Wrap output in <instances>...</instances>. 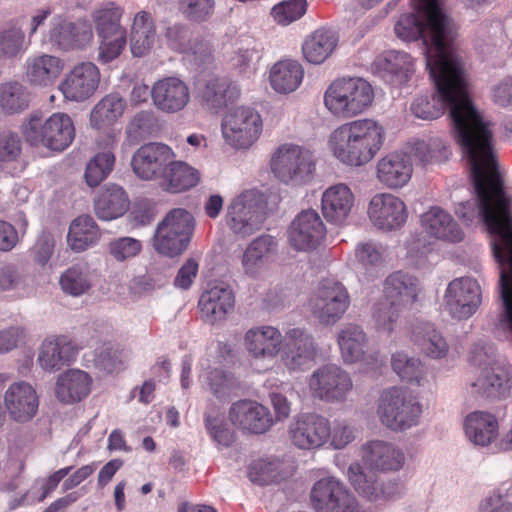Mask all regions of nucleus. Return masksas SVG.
I'll return each instance as SVG.
<instances>
[{"label":"nucleus","mask_w":512,"mask_h":512,"mask_svg":"<svg viewBox=\"0 0 512 512\" xmlns=\"http://www.w3.org/2000/svg\"><path fill=\"white\" fill-rule=\"evenodd\" d=\"M155 41V29L150 15L139 12L134 17L130 44L131 52L136 57L144 56Z\"/></svg>","instance_id":"5fc2aeb1"},{"label":"nucleus","mask_w":512,"mask_h":512,"mask_svg":"<svg viewBox=\"0 0 512 512\" xmlns=\"http://www.w3.org/2000/svg\"><path fill=\"white\" fill-rule=\"evenodd\" d=\"M311 396L326 403H343L353 389L350 374L337 364H325L315 369L308 379Z\"/></svg>","instance_id":"9b49d317"},{"label":"nucleus","mask_w":512,"mask_h":512,"mask_svg":"<svg viewBox=\"0 0 512 512\" xmlns=\"http://www.w3.org/2000/svg\"><path fill=\"white\" fill-rule=\"evenodd\" d=\"M64 62L57 56L41 54L31 56L25 63V76L32 86H52L61 75Z\"/></svg>","instance_id":"72a5a7b5"},{"label":"nucleus","mask_w":512,"mask_h":512,"mask_svg":"<svg viewBox=\"0 0 512 512\" xmlns=\"http://www.w3.org/2000/svg\"><path fill=\"white\" fill-rule=\"evenodd\" d=\"M407 149L408 155L423 165L444 161L449 155L445 142L439 137H432L427 141L417 140Z\"/></svg>","instance_id":"4d7b16f0"},{"label":"nucleus","mask_w":512,"mask_h":512,"mask_svg":"<svg viewBox=\"0 0 512 512\" xmlns=\"http://www.w3.org/2000/svg\"><path fill=\"white\" fill-rule=\"evenodd\" d=\"M419 292L420 284L416 277L397 271L386 278L383 297L406 307L416 301Z\"/></svg>","instance_id":"37998d69"},{"label":"nucleus","mask_w":512,"mask_h":512,"mask_svg":"<svg viewBox=\"0 0 512 512\" xmlns=\"http://www.w3.org/2000/svg\"><path fill=\"white\" fill-rule=\"evenodd\" d=\"M374 99L372 86L359 77L334 80L324 94V104L331 114L352 118L371 106Z\"/></svg>","instance_id":"0eeeda50"},{"label":"nucleus","mask_w":512,"mask_h":512,"mask_svg":"<svg viewBox=\"0 0 512 512\" xmlns=\"http://www.w3.org/2000/svg\"><path fill=\"white\" fill-rule=\"evenodd\" d=\"M100 236L95 220L90 215H80L70 224L67 242L73 251L82 252L95 245Z\"/></svg>","instance_id":"09e8293b"},{"label":"nucleus","mask_w":512,"mask_h":512,"mask_svg":"<svg viewBox=\"0 0 512 512\" xmlns=\"http://www.w3.org/2000/svg\"><path fill=\"white\" fill-rule=\"evenodd\" d=\"M392 368L402 380L407 382L419 383L423 376L421 361L403 352L392 355Z\"/></svg>","instance_id":"052dcab7"},{"label":"nucleus","mask_w":512,"mask_h":512,"mask_svg":"<svg viewBox=\"0 0 512 512\" xmlns=\"http://www.w3.org/2000/svg\"><path fill=\"white\" fill-rule=\"evenodd\" d=\"M338 35L335 31L320 28L310 34L302 45L304 58L312 64L323 63L336 49Z\"/></svg>","instance_id":"de8ad7c7"},{"label":"nucleus","mask_w":512,"mask_h":512,"mask_svg":"<svg viewBox=\"0 0 512 512\" xmlns=\"http://www.w3.org/2000/svg\"><path fill=\"white\" fill-rule=\"evenodd\" d=\"M154 106L166 114L178 113L190 102L188 85L178 77H166L156 81L151 88Z\"/></svg>","instance_id":"393cba45"},{"label":"nucleus","mask_w":512,"mask_h":512,"mask_svg":"<svg viewBox=\"0 0 512 512\" xmlns=\"http://www.w3.org/2000/svg\"><path fill=\"white\" fill-rule=\"evenodd\" d=\"M270 169L279 182L293 187L303 186L315 176L316 159L309 149L284 143L272 152Z\"/></svg>","instance_id":"423d86ee"},{"label":"nucleus","mask_w":512,"mask_h":512,"mask_svg":"<svg viewBox=\"0 0 512 512\" xmlns=\"http://www.w3.org/2000/svg\"><path fill=\"white\" fill-rule=\"evenodd\" d=\"M178 9L189 21L200 23L214 14L215 0H178Z\"/></svg>","instance_id":"680f3d73"},{"label":"nucleus","mask_w":512,"mask_h":512,"mask_svg":"<svg viewBox=\"0 0 512 512\" xmlns=\"http://www.w3.org/2000/svg\"><path fill=\"white\" fill-rule=\"evenodd\" d=\"M174 158L175 154L168 145L151 142L142 145L134 153L131 165L139 178L152 180L161 178Z\"/></svg>","instance_id":"412c9836"},{"label":"nucleus","mask_w":512,"mask_h":512,"mask_svg":"<svg viewBox=\"0 0 512 512\" xmlns=\"http://www.w3.org/2000/svg\"><path fill=\"white\" fill-rule=\"evenodd\" d=\"M92 378L82 370L71 369L58 376L55 394L65 404L82 401L91 392Z\"/></svg>","instance_id":"e433bc0d"},{"label":"nucleus","mask_w":512,"mask_h":512,"mask_svg":"<svg viewBox=\"0 0 512 512\" xmlns=\"http://www.w3.org/2000/svg\"><path fill=\"white\" fill-rule=\"evenodd\" d=\"M470 362L479 368V374L470 384L471 394L502 399L512 393V368L494 360L492 347L475 345L470 352Z\"/></svg>","instance_id":"39448f33"},{"label":"nucleus","mask_w":512,"mask_h":512,"mask_svg":"<svg viewBox=\"0 0 512 512\" xmlns=\"http://www.w3.org/2000/svg\"><path fill=\"white\" fill-rule=\"evenodd\" d=\"M263 197L256 190H246L227 207L226 225L233 233L247 236L257 231L263 221Z\"/></svg>","instance_id":"ddd939ff"},{"label":"nucleus","mask_w":512,"mask_h":512,"mask_svg":"<svg viewBox=\"0 0 512 512\" xmlns=\"http://www.w3.org/2000/svg\"><path fill=\"white\" fill-rule=\"evenodd\" d=\"M426 68L436 93L416 98L411 105L413 114L423 120H432L448 109L454 137L462 153L484 145V142L494 141L491 123L471 101L461 59L438 64L428 58Z\"/></svg>","instance_id":"f03ea898"},{"label":"nucleus","mask_w":512,"mask_h":512,"mask_svg":"<svg viewBox=\"0 0 512 512\" xmlns=\"http://www.w3.org/2000/svg\"><path fill=\"white\" fill-rule=\"evenodd\" d=\"M348 477L355 490L371 501L393 499L403 490L398 482H379L375 474H365L357 463L349 466Z\"/></svg>","instance_id":"c85d7f7f"},{"label":"nucleus","mask_w":512,"mask_h":512,"mask_svg":"<svg viewBox=\"0 0 512 512\" xmlns=\"http://www.w3.org/2000/svg\"><path fill=\"white\" fill-rule=\"evenodd\" d=\"M243 344L251 358L273 360L281 351L283 335L274 326H256L246 331Z\"/></svg>","instance_id":"bb28decb"},{"label":"nucleus","mask_w":512,"mask_h":512,"mask_svg":"<svg viewBox=\"0 0 512 512\" xmlns=\"http://www.w3.org/2000/svg\"><path fill=\"white\" fill-rule=\"evenodd\" d=\"M114 144V138L109 136L106 149L96 154L88 162L85 170V180L90 187L98 186L111 173L115 163V155L112 151Z\"/></svg>","instance_id":"6e6d98bb"},{"label":"nucleus","mask_w":512,"mask_h":512,"mask_svg":"<svg viewBox=\"0 0 512 512\" xmlns=\"http://www.w3.org/2000/svg\"><path fill=\"white\" fill-rule=\"evenodd\" d=\"M307 10L306 0H286L272 8L274 20L283 26L300 19Z\"/></svg>","instance_id":"0e129e2a"},{"label":"nucleus","mask_w":512,"mask_h":512,"mask_svg":"<svg viewBox=\"0 0 512 512\" xmlns=\"http://www.w3.org/2000/svg\"><path fill=\"white\" fill-rule=\"evenodd\" d=\"M239 96V86L225 77L208 79L200 91L202 103L215 113L237 101Z\"/></svg>","instance_id":"c9c22d12"},{"label":"nucleus","mask_w":512,"mask_h":512,"mask_svg":"<svg viewBox=\"0 0 512 512\" xmlns=\"http://www.w3.org/2000/svg\"><path fill=\"white\" fill-rule=\"evenodd\" d=\"M277 242L271 235H261L254 239L242 256V268L246 275L257 277L270 257L276 252Z\"/></svg>","instance_id":"a19ab883"},{"label":"nucleus","mask_w":512,"mask_h":512,"mask_svg":"<svg viewBox=\"0 0 512 512\" xmlns=\"http://www.w3.org/2000/svg\"><path fill=\"white\" fill-rule=\"evenodd\" d=\"M22 132L31 146L58 152L68 148L75 138L71 117L61 112L54 113L45 120L36 113L31 114L23 124Z\"/></svg>","instance_id":"6e6552de"},{"label":"nucleus","mask_w":512,"mask_h":512,"mask_svg":"<svg viewBox=\"0 0 512 512\" xmlns=\"http://www.w3.org/2000/svg\"><path fill=\"white\" fill-rule=\"evenodd\" d=\"M329 420L317 413H302L294 417L288 429L291 442L303 450H313L328 442Z\"/></svg>","instance_id":"a211bd4d"},{"label":"nucleus","mask_w":512,"mask_h":512,"mask_svg":"<svg viewBox=\"0 0 512 512\" xmlns=\"http://www.w3.org/2000/svg\"><path fill=\"white\" fill-rule=\"evenodd\" d=\"M28 46L21 28L12 26L0 30V61L13 62L21 58Z\"/></svg>","instance_id":"13d9d810"},{"label":"nucleus","mask_w":512,"mask_h":512,"mask_svg":"<svg viewBox=\"0 0 512 512\" xmlns=\"http://www.w3.org/2000/svg\"><path fill=\"white\" fill-rule=\"evenodd\" d=\"M445 310L457 320L472 317L482 303L481 286L470 276L458 277L450 281L443 296Z\"/></svg>","instance_id":"2eb2a0df"},{"label":"nucleus","mask_w":512,"mask_h":512,"mask_svg":"<svg viewBox=\"0 0 512 512\" xmlns=\"http://www.w3.org/2000/svg\"><path fill=\"white\" fill-rule=\"evenodd\" d=\"M156 124V117L151 110H142L136 113L128 122L126 133L133 142L149 136Z\"/></svg>","instance_id":"e2e57ef3"},{"label":"nucleus","mask_w":512,"mask_h":512,"mask_svg":"<svg viewBox=\"0 0 512 512\" xmlns=\"http://www.w3.org/2000/svg\"><path fill=\"white\" fill-rule=\"evenodd\" d=\"M355 206V196L347 184L328 187L321 197V209L325 219L333 224H344Z\"/></svg>","instance_id":"7c9ffc66"},{"label":"nucleus","mask_w":512,"mask_h":512,"mask_svg":"<svg viewBox=\"0 0 512 512\" xmlns=\"http://www.w3.org/2000/svg\"><path fill=\"white\" fill-rule=\"evenodd\" d=\"M412 342L425 355L440 359L447 355L449 346L440 331L430 322H419L412 330Z\"/></svg>","instance_id":"a18cd8bd"},{"label":"nucleus","mask_w":512,"mask_h":512,"mask_svg":"<svg viewBox=\"0 0 512 512\" xmlns=\"http://www.w3.org/2000/svg\"><path fill=\"white\" fill-rule=\"evenodd\" d=\"M22 153V141L16 132H0V167L16 162Z\"/></svg>","instance_id":"69168bd1"},{"label":"nucleus","mask_w":512,"mask_h":512,"mask_svg":"<svg viewBox=\"0 0 512 512\" xmlns=\"http://www.w3.org/2000/svg\"><path fill=\"white\" fill-rule=\"evenodd\" d=\"M311 503L317 512H359L353 496L335 477L322 478L313 485Z\"/></svg>","instance_id":"f3484780"},{"label":"nucleus","mask_w":512,"mask_h":512,"mask_svg":"<svg viewBox=\"0 0 512 512\" xmlns=\"http://www.w3.org/2000/svg\"><path fill=\"white\" fill-rule=\"evenodd\" d=\"M413 11L400 16L395 24L397 37L404 41L422 40L425 61L459 59L453 47L456 27L444 12L440 0H411Z\"/></svg>","instance_id":"7ed1b4c3"},{"label":"nucleus","mask_w":512,"mask_h":512,"mask_svg":"<svg viewBox=\"0 0 512 512\" xmlns=\"http://www.w3.org/2000/svg\"><path fill=\"white\" fill-rule=\"evenodd\" d=\"M100 71L92 62L76 64L61 82L59 89L70 101L81 102L91 97L98 88Z\"/></svg>","instance_id":"b1692460"},{"label":"nucleus","mask_w":512,"mask_h":512,"mask_svg":"<svg viewBox=\"0 0 512 512\" xmlns=\"http://www.w3.org/2000/svg\"><path fill=\"white\" fill-rule=\"evenodd\" d=\"M92 40V26L86 20L73 22L61 16H57L51 21L49 41L60 50H83Z\"/></svg>","instance_id":"aec40b11"},{"label":"nucleus","mask_w":512,"mask_h":512,"mask_svg":"<svg viewBox=\"0 0 512 512\" xmlns=\"http://www.w3.org/2000/svg\"><path fill=\"white\" fill-rule=\"evenodd\" d=\"M142 250V243L132 237H120L108 245L110 256L117 262H124L136 257Z\"/></svg>","instance_id":"338daca9"},{"label":"nucleus","mask_w":512,"mask_h":512,"mask_svg":"<svg viewBox=\"0 0 512 512\" xmlns=\"http://www.w3.org/2000/svg\"><path fill=\"white\" fill-rule=\"evenodd\" d=\"M413 165L407 152H392L377 163V178L389 188H401L411 179Z\"/></svg>","instance_id":"473e14b6"},{"label":"nucleus","mask_w":512,"mask_h":512,"mask_svg":"<svg viewBox=\"0 0 512 512\" xmlns=\"http://www.w3.org/2000/svg\"><path fill=\"white\" fill-rule=\"evenodd\" d=\"M125 108L126 101L119 94L111 93L106 95L91 111V126L96 129H102L113 125L122 117Z\"/></svg>","instance_id":"603ef678"},{"label":"nucleus","mask_w":512,"mask_h":512,"mask_svg":"<svg viewBox=\"0 0 512 512\" xmlns=\"http://www.w3.org/2000/svg\"><path fill=\"white\" fill-rule=\"evenodd\" d=\"M221 131L223 138L230 146L248 148L262 132V119L252 108L237 107L224 115Z\"/></svg>","instance_id":"4468645a"},{"label":"nucleus","mask_w":512,"mask_h":512,"mask_svg":"<svg viewBox=\"0 0 512 512\" xmlns=\"http://www.w3.org/2000/svg\"><path fill=\"white\" fill-rule=\"evenodd\" d=\"M119 8L102 9L94 14L96 32L100 38L98 60L107 64L120 56L126 46V31L120 25Z\"/></svg>","instance_id":"dca6fc26"},{"label":"nucleus","mask_w":512,"mask_h":512,"mask_svg":"<svg viewBox=\"0 0 512 512\" xmlns=\"http://www.w3.org/2000/svg\"><path fill=\"white\" fill-rule=\"evenodd\" d=\"M326 235V226L314 209L301 211L292 221L288 238L291 246L299 251L313 250Z\"/></svg>","instance_id":"4be33fe9"},{"label":"nucleus","mask_w":512,"mask_h":512,"mask_svg":"<svg viewBox=\"0 0 512 512\" xmlns=\"http://www.w3.org/2000/svg\"><path fill=\"white\" fill-rule=\"evenodd\" d=\"M362 460L371 470L386 472L402 468L405 457L392 443L373 440L362 446Z\"/></svg>","instance_id":"2f4dec72"},{"label":"nucleus","mask_w":512,"mask_h":512,"mask_svg":"<svg viewBox=\"0 0 512 512\" xmlns=\"http://www.w3.org/2000/svg\"><path fill=\"white\" fill-rule=\"evenodd\" d=\"M4 406L12 420L25 423L36 415L39 407V398L31 384L19 381L11 384L6 390Z\"/></svg>","instance_id":"a878e982"},{"label":"nucleus","mask_w":512,"mask_h":512,"mask_svg":"<svg viewBox=\"0 0 512 512\" xmlns=\"http://www.w3.org/2000/svg\"><path fill=\"white\" fill-rule=\"evenodd\" d=\"M94 278V271L87 263H76L61 274L59 284L65 294L79 297L91 290Z\"/></svg>","instance_id":"8fccbe9b"},{"label":"nucleus","mask_w":512,"mask_h":512,"mask_svg":"<svg viewBox=\"0 0 512 512\" xmlns=\"http://www.w3.org/2000/svg\"><path fill=\"white\" fill-rule=\"evenodd\" d=\"M76 350L65 337L45 340L39 350L37 362L48 372H55L74 360Z\"/></svg>","instance_id":"4c0bfd02"},{"label":"nucleus","mask_w":512,"mask_h":512,"mask_svg":"<svg viewBox=\"0 0 512 512\" xmlns=\"http://www.w3.org/2000/svg\"><path fill=\"white\" fill-rule=\"evenodd\" d=\"M337 343L346 364L363 360L368 348V338L362 327L351 323L345 324L338 331Z\"/></svg>","instance_id":"79ce46f5"},{"label":"nucleus","mask_w":512,"mask_h":512,"mask_svg":"<svg viewBox=\"0 0 512 512\" xmlns=\"http://www.w3.org/2000/svg\"><path fill=\"white\" fill-rule=\"evenodd\" d=\"M496 417L485 411H474L465 418L464 429L468 439L476 445H489L498 434Z\"/></svg>","instance_id":"49530a36"},{"label":"nucleus","mask_w":512,"mask_h":512,"mask_svg":"<svg viewBox=\"0 0 512 512\" xmlns=\"http://www.w3.org/2000/svg\"><path fill=\"white\" fill-rule=\"evenodd\" d=\"M229 419L240 429L253 434H262L273 425L269 410L252 400H240L232 404Z\"/></svg>","instance_id":"cd10ccee"},{"label":"nucleus","mask_w":512,"mask_h":512,"mask_svg":"<svg viewBox=\"0 0 512 512\" xmlns=\"http://www.w3.org/2000/svg\"><path fill=\"white\" fill-rule=\"evenodd\" d=\"M349 306L350 296L346 287L331 279L321 281L309 300L311 313L325 325L338 322Z\"/></svg>","instance_id":"f8f14e48"},{"label":"nucleus","mask_w":512,"mask_h":512,"mask_svg":"<svg viewBox=\"0 0 512 512\" xmlns=\"http://www.w3.org/2000/svg\"><path fill=\"white\" fill-rule=\"evenodd\" d=\"M304 78L302 65L293 59L274 63L268 75L271 88L279 94H289L298 89Z\"/></svg>","instance_id":"ea45409f"},{"label":"nucleus","mask_w":512,"mask_h":512,"mask_svg":"<svg viewBox=\"0 0 512 512\" xmlns=\"http://www.w3.org/2000/svg\"><path fill=\"white\" fill-rule=\"evenodd\" d=\"M385 140L383 127L370 118L342 124L330 135L329 145L333 155L349 166H362L380 151Z\"/></svg>","instance_id":"20e7f679"},{"label":"nucleus","mask_w":512,"mask_h":512,"mask_svg":"<svg viewBox=\"0 0 512 512\" xmlns=\"http://www.w3.org/2000/svg\"><path fill=\"white\" fill-rule=\"evenodd\" d=\"M402 308L404 307L382 296L372 308V318L376 329L387 334L393 332Z\"/></svg>","instance_id":"bf43d9fd"},{"label":"nucleus","mask_w":512,"mask_h":512,"mask_svg":"<svg viewBox=\"0 0 512 512\" xmlns=\"http://www.w3.org/2000/svg\"><path fill=\"white\" fill-rule=\"evenodd\" d=\"M463 154L470 168L474 198L460 202L456 215L467 225L483 224L499 265L502 310L512 305V200L497 171L495 140Z\"/></svg>","instance_id":"f257e3e1"},{"label":"nucleus","mask_w":512,"mask_h":512,"mask_svg":"<svg viewBox=\"0 0 512 512\" xmlns=\"http://www.w3.org/2000/svg\"><path fill=\"white\" fill-rule=\"evenodd\" d=\"M30 94L19 81H5L0 84V114L15 115L29 106Z\"/></svg>","instance_id":"864d4df0"},{"label":"nucleus","mask_w":512,"mask_h":512,"mask_svg":"<svg viewBox=\"0 0 512 512\" xmlns=\"http://www.w3.org/2000/svg\"><path fill=\"white\" fill-rule=\"evenodd\" d=\"M161 180L167 191L177 193L194 187L199 181V173L187 163L174 158L166 167Z\"/></svg>","instance_id":"3c124183"},{"label":"nucleus","mask_w":512,"mask_h":512,"mask_svg":"<svg viewBox=\"0 0 512 512\" xmlns=\"http://www.w3.org/2000/svg\"><path fill=\"white\" fill-rule=\"evenodd\" d=\"M278 462L259 459L249 466V479L259 485H267L279 480Z\"/></svg>","instance_id":"774afa93"},{"label":"nucleus","mask_w":512,"mask_h":512,"mask_svg":"<svg viewBox=\"0 0 512 512\" xmlns=\"http://www.w3.org/2000/svg\"><path fill=\"white\" fill-rule=\"evenodd\" d=\"M422 226L431 236L448 241L460 242L464 234L452 216L440 207H432L421 217Z\"/></svg>","instance_id":"58836bf2"},{"label":"nucleus","mask_w":512,"mask_h":512,"mask_svg":"<svg viewBox=\"0 0 512 512\" xmlns=\"http://www.w3.org/2000/svg\"><path fill=\"white\" fill-rule=\"evenodd\" d=\"M367 214L373 226L383 231L400 229L408 217L405 203L390 193L375 194L368 204Z\"/></svg>","instance_id":"6ab92c4d"},{"label":"nucleus","mask_w":512,"mask_h":512,"mask_svg":"<svg viewBox=\"0 0 512 512\" xmlns=\"http://www.w3.org/2000/svg\"><path fill=\"white\" fill-rule=\"evenodd\" d=\"M281 358L286 368L304 370L316 356L313 336L305 329L291 328L283 336Z\"/></svg>","instance_id":"5701e85b"},{"label":"nucleus","mask_w":512,"mask_h":512,"mask_svg":"<svg viewBox=\"0 0 512 512\" xmlns=\"http://www.w3.org/2000/svg\"><path fill=\"white\" fill-rule=\"evenodd\" d=\"M194 228L195 220L190 212L182 208L172 209L156 227L153 248L160 255L177 257L187 250Z\"/></svg>","instance_id":"1a4fd4ad"},{"label":"nucleus","mask_w":512,"mask_h":512,"mask_svg":"<svg viewBox=\"0 0 512 512\" xmlns=\"http://www.w3.org/2000/svg\"><path fill=\"white\" fill-rule=\"evenodd\" d=\"M235 304V295L230 285L219 282L211 285L202 293L199 308L202 316L209 324H215L226 319Z\"/></svg>","instance_id":"c756f323"},{"label":"nucleus","mask_w":512,"mask_h":512,"mask_svg":"<svg viewBox=\"0 0 512 512\" xmlns=\"http://www.w3.org/2000/svg\"><path fill=\"white\" fill-rule=\"evenodd\" d=\"M374 69L393 84H404L410 80L415 69L414 60L406 52L388 51L377 57Z\"/></svg>","instance_id":"f704fd0d"},{"label":"nucleus","mask_w":512,"mask_h":512,"mask_svg":"<svg viewBox=\"0 0 512 512\" xmlns=\"http://www.w3.org/2000/svg\"><path fill=\"white\" fill-rule=\"evenodd\" d=\"M421 413L419 402L407 391L396 387L383 391L377 407L381 423L393 431H403L417 425Z\"/></svg>","instance_id":"9d476101"},{"label":"nucleus","mask_w":512,"mask_h":512,"mask_svg":"<svg viewBox=\"0 0 512 512\" xmlns=\"http://www.w3.org/2000/svg\"><path fill=\"white\" fill-rule=\"evenodd\" d=\"M129 204L130 201L124 189L110 184L105 186L94 200V210L99 219L113 220L124 215Z\"/></svg>","instance_id":"c03bdc74"}]
</instances>
